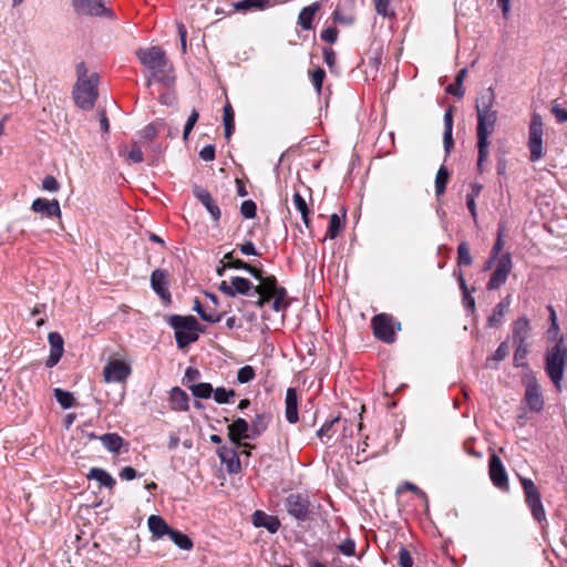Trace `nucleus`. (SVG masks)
Listing matches in <instances>:
<instances>
[{
	"instance_id": "obj_1",
	"label": "nucleus",
	"mask_w": 567,
	"mask_h": 567,
	"mask_svg": "<svg viewBox=\"0 0 567 567\" xmlns=\"http://www.w3.org/2000/svg\"><path fill=\"white\" fill-rule=\"evenodd\" d=\"M495 93L492 87L486 89L480 94L475 102L477 116L476 136L478 151V167L488 156L489 136L495 131L497 122V111L494 110Z\"/></svg>"
},
{
	"instance_id": "obj_2",
	"label": "nucleus",
	"mask_w": 567,
	"mask_h": 567,
	"mask_svg": "<svg viewBox=\"0 0 567 567\" xmlns=\"http://www.w3.org/2000/svg\"><path fill=\"white\" fill-rule=\"evenodd\" d=\"M140 62L150 71L147 85L161 82L169 86L174 82L173 66L159 47L141 48L136 51Z\"/></svg>"
},
{
	"instance_id": "obj_3",
	"label": "nucleus",
	"mask_w": 567,
	"mask_h": 567,
	"mask_svg": "<svg viewBox=\"0 0 567 567\" xmlns=\"http://www.w3.org/2000/svg\"><path fill=\"white\" fill-rule=\"evenodd\" d=\"M564 342V337H560L554 347L547 349L545 354V371L558 391L561 390V381L567 364V348Z\"/></svg>"
},
{
	"instance_id": "obj_4",
	"label": "nucleus",
	"mask_w": 567,
	"mask_h": 567,
	"mask_svg": "<svg viewBox=\"0 0 567 567\" xmlns=\"http://www.w3.org/2000/svg\"><path fill=\"white\" fill-rule=\"evenodd\" d=\"M168 323L175 330V339L179 348H185L197 341L200 329L195 317L175 315L168 319Z\"/></svg>"
},
{
	"instance_id": "obj_5",
	"label": "nucleus",
	"mask_w": 567,
	"mask_h": 567,
	"mask_svg": "<svg viewBox=\"0 0 567 567\" xmlns=\"http://www.w3.org/2000/svg\"><path fill=\"white\" fill-rule=\"evenodd\" d=\"M527 145L530 153V162L536 163L540 161L545 155L544 122L537 113H534L530 118Z\"/></svg>"
},
{
	"instance_id": "obj_6",
	"label": "nucleus",
	"mask_w": 567,
	"mask_h": 567,
	"mask_svg": "<svg viewBox=\"0 0 567 567\" xmlns=\"http://www.w3.org/2000/svg\"><path fill=\"white\" fill-rule=\"evenodd\" d=\"M97 75L92 74L90 78H79L73 91L75 104L83 110H91L97 97Z\"/></svg>"
},
{
	"instance_id": "obj_7",
	"label": "nucleus",
	"mask_w": 567,
	"mask_h": 567,
	"mask_svg": "<svg viewBox=\"0 0 567 567\" xmlns=\"http://www.w3.org/2000/svg\"><path fill=\"white\" fill-rule=\"evenodd\" d=\"M519 480L524 489L525 502L530 509L534 519L538 523L545 522L546 513L537 486L530 478L520 477Z\"/></svg>"
},
{
	"instance_id": "obj_8",
	"label": "nucleus",
	"mask_w": 567,
	"mask_h": 567,
	"mask_svg": "<svg viewBox=\"0 0 567 567\" xmlns=\"http://www.w3.org/2000/svg\"><path fill=\"white\" fill-rule=\"evenodd\" d=\"M371 326L375 338L385 343L394 342L395 332L401 329L400 323H395L393 318L386 313L374 316Z\"/></svg>"
},
{
	"instance_id": "obj_9",
	"label": "nucleus",
	"mask_w": 567,
	"mask_h": 567,
	"mask_svg": "<svg viewBox=\"0 0 567 567\" xmlns=\"http://www.w3.org/2000/svg\"><path fill=\"white\" fill-rule=\"evenodd\" d=\"M72 7L80 16L114 18L113 11L103 0H72Z\"/></svg>"
},
{
	"instance_id": "obj_10",
	"label": "nucleus",
	"mask_w": 567,
	"mask_h": 567,
	"mask_svg": "<svg viewBox=\"0 0 567 567\" xmlns=\"http://www.w3.org/2000/svg\"><path fill=\"white\" fill-rule=\"evenodd\" d=\"M287 512L300 522H305L310 517L311 503L308 496L301 494H290L285 502Z\"/></svg>"
},
{
	"instance_id": "obj_11",
	"label": "nucleus",
	"mask_w": 567,
	"mask_h": 567,
	"mask_svg": "<svg viewBox=\"0 0 567 567\" xmlns=\"http://www.w3.org/2000/svg\"><path fill=\"white\" fill-rule=\"evenodd\" d=\"M512 267H513V262H512L511 254L506 252V254L502 255L497 260L496 267H495L493 274L491 275V278L486 285V288L488 290H496L501 286H503L506 282L508 275L512 271Z\"/></svg>"
},
{
	"instance_id": "obj_12",
	"label": "nucleus",
	"mask_w": 567,
	"mask_h": 567,
	"mask_svg": "<svg viewBox=\"0 0 567 567\" xmlns=\"http://www.w3.org/2000/svg\"><path fill=\"white\" fill-rule=\"evenodd\" d=\"M131 373L132 369L128 363L118 359H113L105 364L103 369V379L107 383L123 382L131 375Z\"/></svg>"
},
{
	"instance_id": "obj_13",
	"label": "nucleus",
	"mask_w": 567,
	"mask_h": 567,
	"mask_svg": "<svg viewBox=\"0 0 567 567\" xmlns=\"http://www.w3.org/2000/svg\"><path fill=\"white\" fill-rule=\"evenodd\" d=\"M488 473L493 484L501 489H508V478L502 460L493 454L489 457Z\"/></svg>"
},
{
	"instance_id": "obj_14",
	"label": "nucleus",
	"mask_w": 567,
	"mask_h": 567,
	"mask_svg": "<svg viewBox=\"0 0 567 567\" xmlns=\"http://www.w3.org/2000/svg\"><path fill=\"white\" fill-rule=\"evenodd\" d=\"M525 402L534 412H540L544 408V398L540 391V385L535 378L529 379L526 383Z\"/></svg>"
},
{
	"instance_id": "obj_15",
	"label": "nucleus",
	"mask_w": 567,
	"mask_h": 567,
	"mask_svg": "<svg viewBox=\"0 0 567 567\" xmlns=\"http://www.w3.org/2000/svg\"><path fill=\"white\" fill-rule=\"evenodd\" d=\"M151 287L164 301L171 300L168 290V272L164 269H155L151 275Z\"/></svg>"
},
{
	"instance_id": "obj_16",
	"label": "nucleus",
	"mask_w": 567,
	"mask_h": 567,
	"mask_svg": "<svg viewBox=\"0 0 567 567\" xmlns=\"http://www.w3.org/2000/svg\"><path fill=\"white\" fill-rule=\"evenodd\" d=\"M50 344V355L45 361L48 368H53L58 364L64 352V341L59 332H50L48 336Z\"/></svg>"
},
{
	"instance_id": "obj_17",
	"label": "nucleus",
	"mask_w": 567,
	"mask_h": 567,
	"mask_svg": "<svg viewBox=\"0 0 567 567\" xmlns=\"http://www.w3.org/2000/svg\"><path fill=\"white\" fill-rule=\"evenodd\" d=\"M229 440L240 446V441L246 439H254L250 433V425L245 419L238 417L230 425H228Z\"/></svg>"
},
{
	"instance_id": "obj_18",
	"label": "nucleus",
	"mask_w": 567,
	"mask_h": 567,
	"mask_svg": "<svg viewBox=\"0 0 567 567\" xmlns=\"http://www.w3.org/2000/svg\"><path fill=\"white\" fill-rule=\"evenodd\" d=\"M217 454L229 473H238L240 471V461L235 449L220 446L217 450Z\"/></svg>"
},
{
	"instance_id": "obj_19",
	"label": "nucleus",
	"mask_w": 567,
	"mask_h": 567,
	"mask_svg": "<svg viewBox=\"0 0 567 567\" xmlns=\"http://www.w3.org/2000/svg\"><path fill=\"white\" fill-rule=\"evenodd\" d=\"M252 524L256 527H265L271 534L277 533L280 527V520L277 516L268 515L262 511H256L252 514Z\"/></svg>"
},
{
	"instance_id": "obj_20",
	"label": "nucleus",
	"mask_w": 567,
	"mask_h": 567,
	"mask_svg": "<svg viewBox=\"0 0 567 567\" xmlns=\"http://www.w3.org/2000/svg\"><path fill=\"white\" fill-rule=\"evenodd\" d=\"M286 410L285 415L289 423L295 424L299 421L298 415V396L295 388H288L286 392Z\"/></svg>"
},
{
	"instance_id": "obj_21",
	"label": "nucleus",
	"mask_w": 567,
	"mask_h": 567,
	"mask_svg": "<svg viewBox=\"0 0 567 567\" xmlns=\"http://www.w3.org/2000/svg\"><path fill=\"white\" fill-rule=\"evenodd\" d=\"M530 334V323L526 317L518 318L513 323V342L514 344L527 343Z\"/></svg>"
},
{
	"instance_id": "obj_22",
	"label": "nucleus",
	"mask_w": 567,
	"mask_h": 567,
	"mask_svg": "<svg viewBox=\"0 0 567 567\" xmlns=\"http://www.w3.org/2000/svg\"><path fill=\"white\" fill-rule=\"evenodd\" d=\"M169 405L174 411H188L189 409V396L188 394L178 386L173 388L169 391Z\"/></svg>"
},
{
	"instance_id": "obj_23",
	"label": "nucleus",
	"mask_w": 567,
	"mask_h": 567,
	"mask_svg": "<svg viewBox=\"0 0 567 567\" xmlns=\"http://www.w3.org/2000/svg\"><path fill=\"white\" fill-rule=\"evenodd\" d=\"M512 302L511 296H506L502 299L493 309L492 315L487 319V326L491 328L498 327L503 323V318L507 312Z\"/></svg>"
},
{
	"instance_id": "obj_24",
	"label": "nucleus",
	"mask_w": 567,
	"mask_h": 567,
	"mask_svg": "<svg viewBox=\"0 0 567 567\" xmlns=\"http://www.w3.org/2000/svg\"><path fill=\"white\" fill-rule=\"evenodd\" d=\"M148 528L155 538H162L165 535H168L171 532V527L167 523L157 515H151L147 520Z\"/></svg>"
},
{
	"instance_id": "obj_25",
	"label": "nucleus",
	"mask_w": 567,
	"mask_h": 567,
	"mask_svg": "<svg viewBox=\"0 0 567 567\" xmlns=\"http://www.w3.org/2000/svg\"><path fill=\"white\" fill-rule=\"evenodd\" d=\"M320 9V3L315 2L308 7H305L299 16H298V23L303 30H310L312 28V20L316 16V13Z\"/></svg>"
},
{
	"instance_id": "obj_26",
	"label": "nucleus",
	"mask_w": 567,
	"mask_h": 567,
	"mask_svg": "<svg viewBox=\"0 0 567 567\" xmlns=\"http://www.w3.org/2000/svg\"><path fill=\"white\" fill-rule=\"evenodd\" d=\"M259 280V285L255 287V292H264L268 297L276 295L281 288L277 287V280L275 277H262L260 272V277L256 278Z\"/></svg>"
},
{
	"instance_id": "obj_27",
	"label": "nucleus",
	"mask_w": 567,
	"mask_h": 567,
	"mask_svg": "<svg viewBox=\"0 0 567 567\" xmlns=\"http://www.w3.org/2000/svg\"><path fill=\"white\" fill-rule=\"evenodd\" d=\"M89 480L97 481L101 486L113 488L115 485V480L103 468L92 467L87 474Z\"/></svg>"
},
{
	"instance_id": "obj_28",
	"label": "nucleus",
	"mask_w": 567,
	"mask_h": 567,
	"mask_svg": "<svg viewBox=\"0 0 567 567\" xmlns=\"http://www.w3.org/2000/svg\"><path fill=\"white\" fill-rule=\"evenodd\" d=\"M347 215H331L326 238L334 239L344 229Z\"/></svg>"
},
{
	"instance_id": "obj_29",
	"label": "nucleus",
	"mask_w": 567,
	"mask_h": 567,
	"mask_svg": "<svg viewBox=\"0 0 567 567\" xmlns=\"http://www.w3.org/2000/svg\"><path fill=\"white\" fill-rule=\"evenodd\" d=\"M270 6V0H241L234 4L238 11L264 10Z\"/></svg>"
},
{
	"instance_id": "obj_30",
	"label": "nucleus",
	"mask_w": 567,
	"mask_h": 567,
	"mask_svg": "<svg viewBox=\"0 0 567 567\" xmlns=\"http://www.w3.org/2000/svg\"><path fill=\"white\" fill-rule=\"evenodd\" d=\"M196 198L205 206L208 213H220L219 208L214 205L213 199L208 190L203 187L196 186L194 188Z\"/></svg>"
},
{
	"instance_id": "obj_31",
	"label": "nucleus",
	"mask_w": 567,
	"mask_h": 567,
	"mask_svg": "<svg viewBox=\"0 0 567 567\" xmlns=\"http://www.w3.org/2000/svg\"><path fill=\"white\" fill-rule=\"evenodd\" d=\"M103 446L113 453L120 452L123 445V439L116 433H107L101 436Z\"/></svg>"
},
{
	"instance_id": "obj_32",
	"label": "nucleus",
	"mask_w": 567,
	"mask_h": 567,
	"mask_svg": "<svg viewBox=\"0 0 567 567\" xmlns=\"http://www.w3.org/2000/svg\"><path fill=\"white\" fill-rule=\"evenodd\" d=\"M189 390L198 399H209L214 392L212 384L206 382L190 384Z\"/></svg>"
},
{
	"instance_id": "obj_33",
	"label": "nucleus",
	"mask_w": 567,
	"mask_h": 567,
	"mask_svg": "<svg viewBox=\"0 0 567 567\" xmlns=\"http://www.w3.org/2000/svg\"><path fill=\"white\" fill-rule=\"evenodd\" d=\"M169 538L173 540V543L178 546L181 549L189 550L193 548V542L190 538L175 529H171L168 534Z\"/></svg>"
},
{
	"instance_id": "obj_34",
	"label": "nucleus",
	"mask_w": 567,
	"mask_h": 567,
	"mask_svg": "<svg viewBox=\"0 0 567 567\" xmlns=\"http://www.w3.org/2000/svg\"><path fill=\"white\" fill-rule=\"evenodd\" d=\"M224 126H225V136L229 138L235 128V116L233 107L229 103L224 106Z\"/></svg>"
},
{
	"instance_id": "obj_35",
	"label": "nucleus",
	"mask_w": 567,
	"mask_h": 567,
	"mask_svg": "<svg viewBox=\"0 0 567 567\" xmlns=\"http://www.w3.org/2000/svg\"><path fill=\"white\" fill-rule=\"evenodd\" d=\"M268 421L269 416L265 414L256 415L250 425V433L254 435V439L259 436L267 429Z\"/></svg>"
},
{
	"instance_id": "obj_36",
	"label": "nucleus",
	"mask_w": 567,
	"mask_h": 567,
	"mask_svg": "<svg viewBox=\"0 0 567 567\" xmlns=\"http://www.w3.org/2000/svg\"><path fill=\"white\" fill-rule=\"evenodd\" d=\"M165 126V122L162 120H157L148 125H146L142 132L141 136L142 138L146 141H152L156 137L158 131Z\"/></svg>"
},
{
	"instance_id": "obj_37",
	"label": "nucleus",
	"mask_w": 567,
	"mask_h": 567,
	"mask_svg": "<svg viewBox=\"0 0 567 567\" xmlns=\"http://www.w3.org/2000/svg\"><path fill=\"white\" fill-rule=\"evenodd\" d=\"M231 286H233V292L234 297L239 295H247L248 291L251 289L252 285L251 282L243 277H233L231 278Z\"/></svg>"
},
{
	"instance_id": "obj_38",
	"label": "nucleus",
	"mask_w": 567,
	"mask_h": 567,
	"mask_svg": "<svg viewBox=\"0 0 567 567\" xmlns=\"http://www.w3.org/2000/svg\"><path fill=\"white\" fill-rule=\"evenodd\" d=\"M236 392L233 389H226V388H217L214 389L213 398L216 403L218 404H225L230 401V399L235 398Z\"/></svg>"
},
{
	"instance_id": "obj_39",
	"label": "nucleus",
	"mask_w": 567,
	"mask_h": 567,
	"mask_svg": "<svg viewBox=\"0 0 567 567\" xmlns=\"http://www.w3.org/2000/svg\"><path fill=\"white\" fill-rule=\"evenodd\" d=\"M54 398L63 409H70L73 406L74 398L72 393L62 389H54Z\"/></svg>"
},
{
	"instance_id": "obj_40",
	"label": "nucleus",
	"mask_w": 567,
	"mask_h": 567,
	"mask_svg": "<svg viewBox=\"0 0 567 567\" xmlns=\"http://www.w3.org/2000/svg\"><path fill=\"white\" fill-rule=\"evenodd\" d=\"M449 181V172L444 166H441L435 176V190L436 194H443Z\"/></svg>"
},
{
	"instance_id": "obj_41",
	"label": "nucleus",
	"mask_w": 567,
	"mask_h": 567,
	"mask_svg": "<svg viewBox=\"0 0 567 567\" xmlns=\"http://www.w3.org/2000/svg\"><path fill=\"white\" fill-rule=\"evenodd\" d=\"M193 310L196 311L199 317L210 323H216L221 320V315H206V308L202 306L198 299H195Z\"/></svg>"
},
{
	"instance_id": "obj_42",
	"label": "nucleus",
	"mask_w": 567,
	"mask_h": 567,
	"mask_svg": "<svg viewBox=\"0 0 567 567\" xmlns=\"http://www.w3.org/2000/svg\"><path fill=\"white\" fill-rule=\"evenodd\" d=\"M502 236H503V228L499 227L497 240H496V243L494 244V246H493V248L491 250V257H489L488 261L485 265V270H487V269H489L492 267L493 261L497 258V256L499 255L501 250L503 249L504 241L502 239Z\"/></svg>"
},
{
	"instance_id": "obj_43",
	"label": "nucleus",
	"mask_w": 567,
	"mask_h": 567,
	"mask_svg": "<svg viewBox=\"0 0 567 567\" xmlns=\"http://www.w3.org/2000/svg\"><path fill=\"white\" fill-rule=\"evenodd\" d=\"M516 350L514 353V364L516 367H525L526 365V357L528 353V346L527 343L523 344H515Z\"/></svg>"
},
{
	"instance_id": "obj_44",
	"label": "nucleus",
	"mask_w": 567,
	"mask_h": 567,
	"mask_svg": "<svg viewBox=\"0 0 567 567\" xmlns=\"http://www.w3.org/2000/svg\"><path fill=\"white\" fill-rule=\"evenodd\" d=\"M227 266L228 268H235V269H245L247 270L250 275H252L255 278H258L260 277V270L250 266L249 264L240 260V259H235L234 261H227Z\"/></svg>"
},
{
	"instance_id": "obj_45",
	"label": "nucleus",
	"mask_w": 567,
	"mask_h": 567,
	"mask_svg": "<svg viewBox=\"0 0 567 567\" xmlns=\"http://www.w3.org/2000/svg\"><path fill=\"white\" fill-rule=\"evenodd\" d=\"M286 289L282 288L279 291L276 292V295L271 296V299H274L272 302V309L275 311H282L287 308L288 303L286 302Z\"/></svg>"
},
{
	"instance_id": "obj_46",
	"label": "nucleus",
	"mask_w": 567,
	"mask_h": 567,
	"mask_svg": "<svg viewBox=\"0 0 567 567\" xmlns=\"http://www.w3.org/2000/svg\"><path fill=\"white\" fill-rule=\"evenodd\" d=\"M121 154L125 157L126 162L132 163H141L143 162V152L142 150L134 145L128 152L121 151Z\"/></svg>"
},
{
	"instance_id": "obj_47",
	"label": "nucleus",
	"mask_w": 567,
	"mask_h": 567,
	"mask_svg": "<svg viewBox=\"0 0 567 567\" xmlns=\"http://www.w3.org/2000/svg\"><path fill=\"white\" fill-rule=\"evenodd\" d=\"M457 262L460 266L472 264V257L465 243H461L457 247Z\"/></svg>"
},
{
	"instance_id": "obj_48",
	"label": "nucleus",
	"mask_w": 567,
	"mask_h": 567,
	"mask_svg": "<svg viewBox=\"0 0 567 567\" xmlns=\"http://www.w3.org/2000/svg\"><path fill=\"white\" fill-rule=\"evenodd\" d=\"M256 373L251 365H245L237 372V381L241 384L250 382L255 378Z\"/></svg>"
},
{
	"instance_id": "obj_49",
	"label": "nucleus",
	"mask_w": 567,
	"mask_h": 567,
	"mask_svg": "<svg viewBox=\"0 0 567 567\" xmlns=\"http://www.w3.org/2000/svg\"><path fill=\"white\" fill-rule=\"evenodd\" d=\"M324 76H326L324 70L321 69V68L316 69L311 73V82H312V85L315 86V89H316V91L318 93L321 92V87H322V83H323Z\"/></svg>"
},
{
	"instance_id": "obj_50",
	"label": "nucleus",
	"mask_w": 567,
	"mask_h": 567,
	"mask_svg": "<svg viewBox=\"0 0 567 567\" xmlns=\"http://www.w3.org/2000/svg\"><path fill=\"white\" fill-rule=\"evenodd\" d=\"M338 549L344 556H349V557L354 556L355 555V543L353 539L347 538L344 542H342L338 546Z\"/></svg>"
},
{
	"instance_id": "obj_51",
	"label": "nucleus",
	"mask_w": 567,
	"mask_h": 567,
	"mask_svg": "<svg viewBox=\"0 0 567 567\" xmlns=\"http://www.w3.org/2000/svg\"><path fill=\"white\" fill-rule=\"evenodd\" d=\"M200 373L197 369L192 367L187 368L183 378V383L189 388L190 384H196L195 381L199 379Z\"/></svg>"
},
{
	"instance_id": "obj_52",
	"label": "nucleus",
	"mask_w": 567,
	"mask_h": 567,
	"mask_svg": "<svg viewBox=\"0 0 567 567\" xmlns=\"http://www.w3.org/2000/svg\"><path fill=\"white\" fill-rule=\"evenodd\" d=\"M292 205L299 213H309L306 199L297 192L292 196Z\"/></svg>"
},
{
	"instance_id": "obj_53",
	"label": "nucleus",
	"mask_w": 567,
	"mask_h": 567,
	"mask_svg": "<svg viewBox=\"0 0 567 567\" xmlns=\"http://www.w3.org/2000/svg\"><path fill=\"white\" fill-rule=\"evenodd\" d=\"M198 120V113L194 110L190 115L187 118V122L184 126V133L183 138L186 141L188 138L189 133L192 132L193 127L195 126L196 122Z\"/></svg>"
},
{
	"instance_id": "obj_54",
	"label": "nucleus",
	"mask_w": 567,
	"mask_h": 567,
	"mask_svg": "<svg viewBox=\"0 0 567 567\" xmlns=\"http://www.w3.org/2000/svg\"><path fill=\"white\" fill-rule=\"evenodd\" d=\"M413 560L409 553V550L404 547H401L399 550V566L400 567H412Z\"/></svg>"
},
{
	"instance_id": "obj_55",
	"label": "nucleus",
	"mask_w": 567,
	"mask_h": 567,
	"mask_svg": "<svg viewBox=\"0 0 567 567\" xmlns=\"http://www.w3.org/2000/svg\"><path fill=\"white\" fill-rule=\"evenodd\" d=\"M508 355V344L507 342H502L498 348L496 349V351L494 352V354L488 359V360H494V361H503L506 357Z\"/></svg>"
},
{
	"instance_id": "obj_56",
	"label": "nucleus",
	"mask_w": 567,
	"mask_h": 567,
	"mask_svg": "<svg viewBox=\"0 0 567 567\" xmlns=\"http://www.w3.org/2000/svg\"><path fill=\"white\" fill-rule=\"evenodd\" d=\"M466 74H467V69L463 68L462 70L458 71V73L455 76L454 81L457 84V91H455V93H456L457 97H463V95H464L463 82H464V79L466 78Z\"/></svg>"
},
{
	"instance_id": "obj_57",
	"label": "nucleus",
	"mask_w": 567,
	"mask_h": 567,
	"mask_svg": "<svg viewBox=\"0 0 567 567\" xmlns=\"http://www.w3.org/2000/svg\"><path fill=\"white\" fill-rule=\"evenodd\" d=\"M199 157L205 162H210L215 158V147L213 145L204 146L199 152Z\"/></svg>"
},
{
	"instance_id": "obj_58",
	"label": "nucleus",
	"mask_w": 567,
	"mask_h": 567,
	"mask_svg": "<svg viewBox=\"0 0 567 567\" xmlns=\"http://www.w3.org/2000/svg\"><path fill=\"white\" fill-rule=\"evenodd\" d=\"M338 31L336 28H327L321 32V39L326 42L333 43L337 41Z\"/></svg>"
},
{
	"instance_id": "obj_59",
	"label": "nucleus",
	"mask_w": 567,
	"mask_h": 567,
	"mask_svg": "<svg viewBox=\"0 0 567 567\" xmlns=\"http://www.w3.org/2000/svg\"><path fill=\"white\" fill-rule=\"evenodd\" d=\"M42 187L49 192H55L59 188V183L53 176H45L42 181Z\"/></svg>"
},
{
	"instance_id": "obj_60",
	"label": "nucleus",
	"mask_w": 567,
	"mask_h": 567,
	"mask_svg": "<svg viewBox=\"0 0 567 567\" xmlns=\"http://www.w3.org/2000/svg\"><path fill=\"white\" fill-rule=\"evenodd\" d=\"M551 113L555 115L556 120L559 123L567 122V110L560 107L559 105H554L551 107Z\"/></svg>"
},
{
	"instance_id": "obj_61",
	"label": "nucleus",
	"mask_w": 567,
	"mask_h": 567,
	"mask_svg": "<svg viewBox=\"0 0 567 567\" xmlns=\"http://www.w3.org/2000/svg\"><path fill=\"white\" fill-rule=\"evenodd\" d=\"M377 12L383 17L390 14L389 12V0H374Z\"/></svg>"
},
{
	"instance_id": "obj_62",
	"label": "nucleus",
	"mask_w": 567,
	"mask_h": 567,
	"mask_svg": "<svg viewBox=\"0 0 567 567\" xmlns=\"http://www.w3.org/2000/svg\"><path fill=\"white\" fill-rule=\"evenodd\" d=\"M324 62L329 68H333L336 64V53L331 48L323 49Z\"/></svg>"
},
{
	"instance_id": "obj_63",
	"label": "nucleus",
	"mask_w": 567,
	"mask_h": 567,
	"mask_svg": "<svg viewBox=\"0 0 567 567\" xmlns=\"http://www.w3.org/2000/svg\"><path fill=\"white\" fill-rule=\"evenodd\" d=\"M238 248L241 251V254H244L246 256L258 255V252L255 248V245L251 241H247L245 244L238 245Z\"/></svg>"
},
{
	"instance_id": "obj_64",
	"label": "nucleus",
	"mask_w": 567,
	"mask_h": 567,
	"mask_svg": "<svg viewBox=\"0 0 567 567\" xmlns=\"http://www.w3.org/2000/svg\"><path fill=\"white\" fill-rule=\"evenodd\" d=\"M120 477L125 481H132L136 477V471L132 466H125L120 472Z\"/></svg>"
}]
</instances>
